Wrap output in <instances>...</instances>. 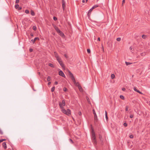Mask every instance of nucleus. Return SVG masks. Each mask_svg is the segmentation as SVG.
I'll list each match as a JSON object with an SVG mask.
<instances>
[{
    "instance_id": "393cba45",
    "label": "nucleus",
    "mask_w": 150,
    "mask_h": 150,
    "mask_svg": "<svg viewBox=\"0 0 150 150\" xmlns=\"http://www.w3.org/2000/svg\"><path fill=\"white\" fill-rule=\"evenodd\" d=\"M120 98L122 100H124L125 99L124 96L122 95H120Z\"/></svg>"
},
{
    "instance_id": "c9c22d12",
    "label": "nucleus",
    "mask_w": 150,
    "mask_h": 150,
    "mask_svg": "<svg viewBox=\"0 0 150 150\" xmlns=\"http://www.w3.org/2000/svg\"><path fill=\"white\" fill-rule=\"evenodd\" d=\"M53 19L54 21H56L57 20V18L56 17L54 16L53 18Z\"/></svg>"
},
{
    "instance_id": "423d86ee",
    "label": "nucleus",
    "mask_w": 150,
    "mask_h": 150,
    "mask_svg": "<svg viewBox=\"0 0 150 150\" xmlns=\"http://www.w3.org/2000/svg\"><path fill=\"white\" fill-rule=\"evenodd\" d=\"M62 7L63 10L65 9V2L64 0H62Z\"/></svg>"
},
{
    "instance_id": "4468645a",
    "label": "nucleus",
    "mask_w": 150,
    "mask_h": 150,
    "mask_svg": "<svg viewBox=\"0 0 150 150\" xmlns=\"http://www.w3.org/2000/svg\"><path fill=\"white\" fill-rule=\"evenodd\" d=\"M93 9H92V8H91V9L89 10V11H88V16H89V14H90H90L91 13V12L93 10Z\"/></svg>"
},
{
    "instance_id": "b1692460",
    "label": "nucleus",
    "mask_w": 150,
    "mask_h": 150,
    "mask_svg": "<svg viewBox=\"0 0 150 150\" xmlns=\"http://www.w3.org/2000/svg\"><path fill=\"white\" fill-rule=\"evenodd\" d=\"M54 89H55V87L54 86L51 89V91L52 92H53L54 90Z\"/></svg>"
},
{
    "instance_id": "4c0bfd02",
    "label": "nucleus",
    "mask_w": 150,
    "mask_h": 150,
    "mask_svg": "<svg viewBox=\"0 0 150 150\" xmlns=\"http://www.w3.org/2000/svg\"><path fill=\"white\" fill-rule=\"evenodd\" d=\"M133 89H134V91H135L137 92V91L138 90H137V88H136L135 87H134V88H133Z\"/></svg>"
},
{
    "instance_id": "6ab92c4d",
    "label": "nucleus",
    "mask_w": 150,
    "mask_h": 150,
    "mask_svg": "<svg viewBox=\"0 0 150 150\" xmlns=\"http://www.w3.org/2000/svg\"><path fill=\"white\" fill-rule=\"evenodd\" d=\"M132 63H130V62H125V64H126V65L127 66H128L129 65H130V64H132Z\"/></svg>"
},
{
    "instance_id": "bb28decb",
    "label": "nucleus",
    "mask_w": 150,
    "mask_h": 150,
    "mask_svg": "<svg viewBox=\"0 0 150 150\" xmlns=\"http://www.w3.org/2000/svg\"><path fill=\"white\" fill-rule=\"evenodd\" d=\"M47 80L48 81H49L50 80V77L48 76L47 78Z\"/></svg>"
},
{
    "instance_id": "bf43d9fd",
    "label": "nucleus",
    "mask_w": 150,
    "mask_h": 150,
    "mask_svg": "<svg viewBox=\"0 0 150 150\" xmlns=\"http://www.w3.org/2000/svg\"><path fill=\"white\" fill-rule=\"evenodd\" d=\"M78 84H79L78 83V84H75V85L76 86H78Z\"/></svg>"
},
{
    "instance_id": "0e129e2a",
    "label": "nucleus",
    "mask_w": 150,
    "mask_h": 150,
    "mask_svg": "<svg viewBox=\"0 0 150 150\" xmlns=\"http://www.w3.org/2000/svg\"><path fill=\"white\" fill-rule=\"evenodd\" d=\"M81 114V112H80V114H79V115H80Z\"/></svg>"
},
{
    "instance_id": "e2e57ef3",
    "label": "nucleus",
    "mask_w": 150,
    "mask_h": 150,
    "mask_svg": "<svg viewBox=\"0 0 150 150\" xmlns=\"http://www.w3.org/2000/svg\"><path fill=\"white\" fill-rule=\"evenodd\" d=\"M88 0H86V2H87V1H88Z\"/></svg>"
},
{
    "instance_id": "7ed1b4c3",
    "label": "nucleus",
    "mask_w": 150,
    "mask_h": 150,
    "mask_svg": "<svg viewBox=\"0 0 150 150\" xmlns=\"http://www.w3.org/2000/svg\"><path fill=\"white\" fill-rule=\"evenodd\" d=\"M92 133V137L91 138L94 144H96V137L95 136V132L94 131V130L93 129H92L91 131Z\"/></svg>"
},
{
    "instance_id": "f257e3e1",
    "label": "nucleus",
    "mask_w": 150,
    "mask_h": 150,
    "mask_svg": "<svg viewBox=\"0 0 150 150\" xmlns=\"http://www.w3.org/2000/svg\"><path fill=\"white\" fill-rule=\"evenodd\" d=\"M54 55L56 58L57 60L59 63L60 66L62 67V68H64V64L62 61L61 58L59 57L57 53L56 52H54Z\"/></svg>"
},
{
    "instance_id": "37998d69",
    "label": "nucleus",
    "mask_w": 150,
    "mask_h": 150,
    "mask_svg": "<svg viewBox=\"0 0 150 150\" xmlns=\"http://www.w3.org/2000/svg\"><path fill=\"white\" fill-rule=\"evenodd\" d=\"M137 92L140 93V94H142V93L140 91H139V90H138L137 91Z\"/></svg>"
},
{
    "instance_id": "20e7f679",
    "label": "nucleus",
    "mask_w": 150,
    "mask_h": 150,
    "mask_svg": "<svg viewBox=\"0 0 150 150\" xmlns=\"http://www.w3.org/2000/svg\"><path fill=\"white\" fill-rule=\"evenodd\" d=\"M93 112L94 115V120L96 121H97V117L94 110H93Z\"/></svg>"
},
{
    "instance_id": "4be33fe9",
    "label": "nucleus",
    "mask_w": 150,
    "mask_h": 150,
    "mask_svg": "<svg viewBox=\"0 0 150 150\" xmlns=\"http://www.w3.org/2000/svg\"><path fill=\"white\" fill-rule=\"evenodd\" d=\"M72 81L75 85L76 84H78V83H77L75 79H73V80Z\"/></svg>"
},
{
    "instance_id": "aec40b11",
    "label": "nucleus",
    "mask_w": 150,
    "mask_h": 150,
    "mask_svg": "<svg viewBox=\"0 0 150 150\" xmlns=\"http://www.w3.org/2000/svg\"><path fill=\"white\" fill-rule=\"evenodd\" d=\"M72 81L75 85L76 84H78V83H77L75 79H73V80Z\"/></svg>"
},
{
    "instance_id": "13d9d810",
    "label": "nucleus",
    "mask_w": 150,
    "mask_h": 150,
    "mask_svg": "<svg viewBox=\"0 0 150 150\" xmlns=\"http://www.w3.org/2000/svg\"><path fill=\"white\" fill-rule=\"evenodd\" d=\"M82 2L85 3V0H82Z\"/></svg>"
},
{
    "instance_id": "cd10ccee",
    "label": "nucleus",
    "mask_w": 150,
    "mask_h": 150,
    "mask_svg": "<svg viewBox=\"0 0 150 150\" xmlns=\"http://www.w3.org/2000/svg\"><path fill=\"white\" fill-rule=\"evenodd\" d=\"M6 139H0V143L1 142H3V141H6Z\"/></svg>"
},
{
    "instance_id": "79ce46f5",
    "label": "nucleus",
    "mask_w": 150,
    "mask_h": 150,
    "mask_svg": "<svg viewBox=\"0 0 150 150\" xmlns=\"http://www.w3.org/2000/svg\"><path fill=\"white\" fill-rule=\"evenodd\" d=\"M129 137L130 138H133V135H130L129 136Z\"/></svg>"
},
{
    "instance_id": "72a5a7b5",
    "label": "nucleus",
    "mask_w": 150,
    "mask_h": 150,
    "mask_svg": "<svg viewBox=\"0 0 150 150\" xmlns=\"http://www.w3.org/2000/svg\"><path fill=\"white\" fill-rule=\"evenodd\" d=\"M128 108H129V107H128V106H126V108H125V110L126 111H127L128 110Z\"/></svg>"
},
{
    "instance_id": "49530a36",
    "label": "nucleus",
    "mask_w": 150,
    "mask_h": 150,
    "mask_svg": "<svg viewBox=\"0 0 150 150\" xmlns=\"http://www.w3.org/2000/svg\"><path fill=\"white\" fill-rule=\"evenodd\" d=\"M64 56H65V57L66 58H68V57L67 56V54H65L64 55Z\"/></svg>"
},
{
    "instance_id": "864d4df0",
    "label": "nucleus",
    "mask_w": 150,
    "mask_h": 150,
    "mask_svg": "<svg viewBox=\"0 0 150 150\" xmlns=\"http://www.w3.org/2000/svg\"><path fill=\"white\" fill-rule=\"evenodd\" d=\"M51 83V82H49L48 83V85H50V84Z\"/></svg>"
},
{
    "instance_id": "c756f323",
    "label": "nucleus",
    "mask_w": 150,
    "mask_h": 150,
    "mask_svg": "<svg viewBox=\"0 0 150 150\" xmlns=\"http://www.w3.org/2000/svg\"><path fill=\"white\" fill-rule=\"evenodd\" d=\"M33 29L34 30H36L37 29L36 27L35 26H33Z\"/></svg>"
},
{
    "instance_id": "a211bd4d",
    "label": "nucleus",
    "mask_w": 150,
    "mask_h": 150,
    "mask_svg": "<svg viewBox=\"0 0 150 150\" xmlns=\"http://www.w3.org/2000/svg\"><path fill=\"white\" fill-rule=\"evenodd\" d=\"M147 36L144 35H142V37L144 39H145L146 38Z\"/></svg>"
},
{
    "instance_id": "603ef678",
    "label": "nucleus",
    "mask_w": 150,
    "mask_h": 150,
    "mask_svg": "<svg viewBox=\"0 0 150 150\" xmlns=\"http://www.w3.org/2000/svg\"><path fill=\"white\" fill-rule=\"evenodd\" d=\"M129 49L130 50H132V46H131L129 47Z\"/></svg>"
},
{
    "instance_id": "5fc2aeb1",
    "label": "nucleus",
    "mask_w": 150,
    "mask_h": 150,
    "mask_svg": "<svg viewBox=\"0 0 150 150\" xmlns=\"http://www.w3.org/2000/svg\"><path fill=\"white\" fill-rule=\"evenodd\" d=\"M21 8H22L21 7H20L18 8V9L19 10H21Z\"/></svg>"
},
{
    "instance_id": "8fccbe9b",
    "label": "nucleus",
    "mask_w": 150,
    "mask_h": 150,
    "mask_svg": "<svg viewBox=\"0 0 150 150\" xmlns=\"http://www.w3.org/2000/svg\"><path fill=\"white\" fill-rule=\"evenodd\" d=\"M122 90L123 91H124L125 90V88H123Z\"/></svg>"
},
{
    "instance_id": "e433bc0d",
    "label": "nucleus",
    "mask_w": 150,
    "mask_h": 150,
    "mask_svg": "<svg viewBox=\"0 0 150 150\" xmlns=\"http://www.w3.org/2000/svg\"><path fill=\"white\" fill-rule=\"evenodd\" d=\"M123 125L125 127H127V124L126 123H124L123 124Z\"/></svg>"
},
{
    "instance_id": "2f4dec72",
    "label": "nucleus",
    "mask_w": 150,
    "mask_h": 150,
    "mask_svg": "<svg viewBox=\"0 0 150 150\" xmlns=\"http://www.w3.org/2000/svg\"><path fill=\"white\" fill-rule=\"evenodd\" d=\"M25 12L27 13V14H28L29 13V11L28 10H25Z\"/></svg>"
},
{
    "instance_id": "5701e85b",
    "label": "nucleus",
    "mask_w": 150,
    "mask_h": 150,
    "mask_svg": "<svg viewBox=\"0 0 150 150\" xmlns=\"http://www.w3.org/2000/svg\"><path fill=\"white\" fill-rule=\"evenodd\" d=\"M72 81L75 85L76 84H78V83H77L75 79H73V80Z\"/></svg>"
},
{
    "instance_id": "a878e982",
    "label": "nucleus",
    "mask_w": 150,
    "mask_h": 150,
    "mask_svg": "<svg viewBox=\"0 0 150 150\" xmlns=\"http://www.w3.org/2000/svg\"><path fill=\"white\" fill-rule=\"evenodd\" d=\"M111 77L112 79H113L115 77V75L114 74H112L111 75Z\"/></svg>"
},
{
    "instance_id": "9b49d317",
    "label": "nucleus",
    "mask_w": 150,
    "mask_h": 150,
    "mask_svg": "<svg viewBox=\"0 0 150 150\" xmlns=\"http://www.w3.org/2000/svg\"><path fill=\"white\" fill-rule=\"evenodd\" d=\"M78 88L79 90V91H82V88L81 86L79 85V84H78Z\"/></svg>"
},
{
    "instance_id": "58836bf2",
    "label": "nucleus",
    "mask_w": 150,
    "mask_h": 150,
    "mask_svg": "<svg viewBox=\"0 0 150 150\" xmlns=\"http://www.w3.org/2000/svg\"><path fill=\"white\" fill-rule=\"evenodd\" d=\"M87 52L88 53H90L91 51L89 49H87Z\"/></svg>"
},
{
    "instance_id": "6e6d98bb",
    "label": "nucleus",
    "mask_w": 150,
    "mask_h": 150,
    "mask_svg": "<svg viewBox=\"0 0 150 150\" xmlns=\"http://www.w3.org/2000/svg\"><path fill=\"white\" fill-rule=\"evenodd\" d=\"M98 41H100V38H98Z\"/></svg>"
},
{
    "instance_id": "473e14b6",
    "label": "nucleus",
    "mask_w": 150,
    "mask_h": 150,
    "mask_svg": "<svg viewBox=\"0 0 150 150\" xmlns=\"http://www.w3.org/2000/svg\"><path fill=\"white\" fill-rule=\"evenodd\" d=\"M67 88H65V87H64L63 88V91H67Z\"/></svg>"
},
{
    "instance_id": "2eb2a0df",
    "label": "nucleus",
    "mask_w": 150,
    "mask_h": 150,
    "mask_svg": "<svg viewBox=\"0 0 150 150\" xmlns=\"http://www.w3.org/2000/svg\"><path fill=\"white\" fill-rule=\"evenodd\" d=\"M98 6L97 5H96L93 6L92 7V9H94L97 7H98Z\"/></svg>"
},
{
    "instance_id": "0eeeda50",
    "label": "nucleus",
    "mask_w": 150,
    "mask_h": 150,
    "mask_svg": "<svg viewBox=\"0 0 150 150\" xmlns=\"http://www.w3.org/2000/svg\"><path fill=\"white\" fill-rule=\"evenodd\" d=\"M39 40V38H34V40L33 39H32L31 40V41L34 44V43L35 42V41L37 40Z\"/></svg>"
},
{
    "instance_id": "a19ab883",
    "label": "nucleus",
    "mask_w": 150,
    "mask_h": 150,
    "mask_svg": "<svg viewBox=\"0 0 150 150\" xmlns=\"http://www.w3.org/2000/svg\"><path fill=\"white\" fill-rule=\"evenodd\" d=\"M19 0H16V4H18L19 3Z\"/></svg>"
},
{
    "instance_id": "ea45409f",
    "label": "nucleus",
    "mask_w": 150,
    "mask_h": 150,
    "mask_svg": "<svg viewBox=\"0 0 150 150\" xmlns=\"http://www.w3.org/2000/svg\"><path fill=\"white\" fill-rule=\"evenodd\" d=\"M105 118H106V120H108V118L107 114H106V115H105Z\"/></svg>"
},
{
    "instance_id": "6e6552de",
    "label": "nucleus",
    "mask_w": 150,
    "mask_h": 150,
    "mask_svg": "<svg viewBox=\"0 0 150 150\" xmlns=\"http://www.w3.org/2000/svg\"><path fill=\"white\" fill-rule=\"evenodd\" d=\"M2 145L4 149H6L7 148L6 144L5 142L3 143Z\"/></svg>"
},
{
    "instance_id": "69168bd1",
    "label": "nucleus",
    "mask_w": 150,
    "mask_h": 150,
    "mask_svg": "<svg viewBox=\"0 0 150 150\" xmlns=\"http://www.w3.org/2000/svg\"><path fill=\"white\" fill-rule=\"evenodd\" d=\"M13 150H14L13 149Z\"/></svg>"
},
{
    "instance_id": "c85d7f7f",
    "label": "nucleus",
    "mask_w": 150,
    "mask_h": 150,
    "mask_svg": "<svg viewBox=\"0 0 150 150\" xmlns=\"http://www.w3.org/2000/svg\"><path fill=\"white\" fill-rule=\"evenodd\" d=\"M0 134H3V132L0 128Z\"/></svg>"
},
{
    "instance_id": "052dcab7",
    "label": "nucleus",
    "mask_w": 150,
    "mask_h": 150,
    "mask_svg": "<svg viewBox=\"0 0 150 150\" xmlns=\"http://www.w3.org/2000/svg\"><path fill=\"white\" fill-rule=\"evenodd\" d=\"M107 114V111H105V115Z\"/></svg>"
},
{
    "instance_id": "a18cd8bd",
    "label": "nucleus",
    "mask_w": 150,
    "mask_h": 150,
    "mask_svg": "<svg viewBox=\"0 0 150 150\" xmlns=\"http://www.w3.org/2000/svg\"><path fill=\"white\" fill-rule=\"evenodd\" d=\"M133 115H130V117L131 118H132V117H133Z\"/></svg>"
},
{
    "instance_id": "1a4fd4ad",
    "label": "nucleus",
    "mask_w": 150,
    "mask_h": 150,
    "mask_svg": "<svg viewBox=\"0 0 150 150\" xmlns=\"http://www.w3.org/2000/svg\"><path fill=\"white\" fill-rule=\"evenodd\" d=\"M59 35L62 37H64V33L61 31L59 33Z\"/></svg>"
},
{
    "instance_id": "7c9ffc66",
    "label": "nucleus",
    "mask_w": 150,
    "mask_h": 150,
    "mask_svg": "<svg viewBox=\"0 0 150 150\" xmlns=\"http://www.w3.org/2000/svg\"><path fill=\"white\" fill-rule=\"evenodd\" d=\"M121 39L120 38H117V40L118 41H120L121 40Z\"/></svg>"
},
{
    "instance_id": "f704fd0d",
    "label": "nucleus",
    "mask_w": 150,
    "mask_h": 150,
    "mask_svg": "<svg viewBox=\"0 0 150 150\" xmlns=\"http://www.w3.org/2000/svg\"><path fill=\"white\" fill-rule=\"evenodd\" d=\"M19 7V5L18 4H16L15 5V8H17Z\"/></svg>"
},
{
    "instance_id": "3c124183",
    "label": "nucleus",
    "mask_w": 150,
    "mask_h": 150,
    "mask_svg": "<svg viewBox=\"0 0 150 150\" xmlns=\"http://www.w3.org/2000/svg\"><path fill=\"white\" fill-rule=\"evenodd\" d=\"M125 0H123L122 1V4L124 3H125Z\"/></svg>"
},
{
    "instance_id": "f03ea898",
    "label": "nucleus",
    "mask_w": 150,
    "mask_h": 150,
    "mask_svg": "<svg viewBox=\"0 0 150 150\" xmlns=\"http://www.w3.org/2000/svg\"><path fill=\"white\" fill-rule=\"evenodd\" d=\"M59 105L61 109V111L64 113L66 114L67 115H69L71 114V110L69 109H67V110L65 109L64 107L62 106V105L61 102H60L59 103Z\"/></svg>"
},
{
    "instance_id": "dca6fc26",
    "label": "nucleus",
    "mask_w": 150,
    "mask_h": 150,
    "mask_svg": "<svg viewBox=\"0 0 150 150\" xmlns=\"http://www.w3.org/2000/svg\"><path fill=\"white\" fill-rule=\"evenodd\" d=\"M48 65L49 66L51 67H52L53 68L54 67V66L53 65V64L51 63H49L48 64Z\"/></svg>"
},
{
    "instance_id": "680f3d73",
    "label": "nucleus",
    "mask_w": 150,
    "mask_h": 150,
    "mask_svg": "<svg viewBox=\"0 0 150 150\" xmlns=\"http://www.w3.org/2000/svg\"><path fill=\"white\" fill-rule=\"evenodd\" d=\"M38 74H40V72H38Z\"/></svg>"
},
{
    "instance_id": "c03bdc74",
    "label": "nucleus",
    "mask_w": 150,
    "mask_h": 150,
    "mask_svg": "<svg viewBox=\"0 0 150 150\" xmlns=\"http://www.w3.org/2000/svg\"><path fill=\"white\" fill-rule=\"evenodd\" d=\"M69 140L71 143H73V141L71 139H69Z\"/></svg>"
},
{
    "instance_id": "412c9836",
    "label": "nucleus",
    "mask_w": 150,
    "mask_h": 150,
    "mask_svg": "<svg viewBox=\"0 0 150 150\" xmlns=\"http://www.w3.org/2000/svg\"><path fill=\"white\" fill-rule=\"evenodd\" d=\"M72 81L75 85L76 84H78V83H77L75 79H73V80Z\"/></svg>"
},
{
    "instance_id": "09e8293b",
    "label": "nucleus",
    "mask_w": 150,
    "mask_h": 150,
    "mask_svg": "<svg viewBox=\"0 0 150 150\" xmlns=\"http://www.w3.org/2000/svg\"><path fill=\"white\" fill-rule=\"evenodd\" d=\"M58 84V82L57 81H55L54 82V84L55 85H57Z\"/></svg>"
},
{
    "instance_id": "ddd939ff",
    "label": "nucleus",
    "mask_w": 150,
    "mask_h": 150,
    "mask_svg": "<svg viewBox=\"0 0 150 150\" xmlns=\"http://www.w3.org/2000/svg\"><path fill=\"white\" fill-rule=\"evenodd\" d=\"M62 106L63 107L64 106H65V103L64 100H63L62 102Z\"/></svg>"
},
{
    "instance_id": "39448f33",
    "label": "nucleus",
    "mask_w": 150,
    "mask_h": 150,
    "mask_svg": "<svg viewBox=\"0 0 150 150\" xmlns=\"http://www.w3.org/2000/svg\"><path fill=\"white\" fill-rule=\"evenodd\" d=\"M59 75H60V76H62L63 77H64V76H65V75H64V73L61 70H60V71H59Z\"/></svg>"
},
{
    "instance_id": "f8f14e48",
    "label": "nucleus",
    "mask_w": 150,
    "mask_h": 150,
    "mask_svg": "<svg viewBox=\"0 0 150 150\" xmlns=\"http://www.w3.org/2000/svg\"><path fill=\"white\" fill-rule=\"evenodd\" d=\"M55 30L57 31V32L58 33H59L60 32V30H59V29L57 28L56 27L55 28Z\"/></svg>"
},
{
    "instance_id": "f3484780",
    "label": "nucleus",
    "mask_w": 150,
    "mask_h": 150,
    "mask_svg": "<svg viewBox=\"0 0 150 150\" xmlns=\"http://www.w3.org/2000/svg\"><path fill=\"white\" fill-rule=\"evenodd\" d=\"M31 14L32 16H34L35 13L34 12L33 10H31Z\"/></svg>"
},
{
    "instance_id": "4d7b16f0",
    "label": "nucleus",
    "mask_w": 150,
    "mask_h": 150,
    "mask_svg": "<svg viewBox=\"0 0 150 150\" xmlns=\"http://www.w3.org/2000/svg\"><path fill=\"white\" fill-rule=\"evenodd\" d=\"M102 136H101L100 135L99 136V138L100 139V140H101V138H102Z\"/></svg>"
},
{
    "instance_id": "9d476101",
    "label": "nucleus",
    "mask_w": 150,
    "mask_h": 150,
    "mask_svg": "<svg viewBox=\"0 0 150 150\" xmlns=\"http://www.w3.org/2000/svg\"><path fill=\"white\" fill-rule=\"evenodd\" d=\"M69 73L71 75V79L72 80H73V79H74L75 78L73 74L71 73V72L70 71H69Z\"/></svg>"
},
{
    "instance_id": "de8ad7c7",
    "label": "nucleus",
    "mask_w": 150,
    "mask_h": 150,
    "mask_svg": "<svg viewBox=\"0 0 150 150\" xmlns=\"http://www.w3.org/2000/svg\"><path fill=\"white\" fill-rule=\"evenodd\" d=\"M29 51L30 52H32L33 51V49L30 48L29 49Z\"/></svg>"
}]
</instances>
